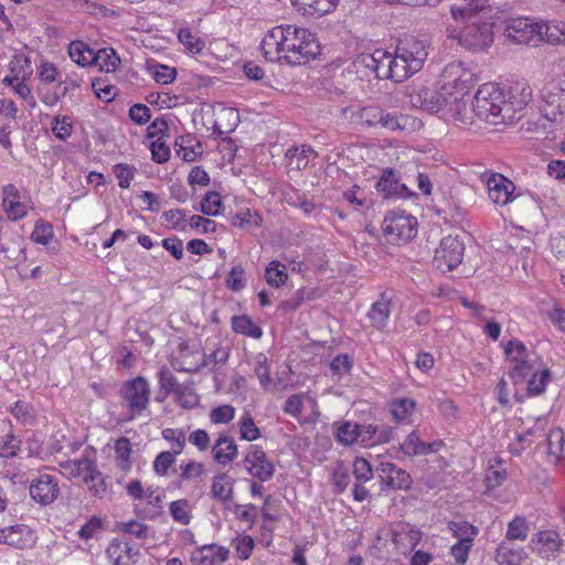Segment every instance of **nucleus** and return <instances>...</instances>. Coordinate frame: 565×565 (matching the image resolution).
Returning a JSON list of instances; mask_svg holds the SVG:
<instances>
[{
	"label": "nucleus",
	"instance_id": "f257e3e1",
	"mask_svg": "<svg viewBox=\"0 0 565 565\" xmlns=\"http://www.w3.org/2000/svg\"><path fill=\"white\" fill-rule=\"evenodd\" d=\"M260 50L269 62L300 65L319 54V44L309 30L285 24L265 34Z\"/></svg>",
	"mask_w": 565,
	"mask_h": 565
},
{
	"label": "nucleus",
	"instance_id": "f03ea898",
	"mask_svg": "<svg viewBox=\"0 0 565 565\" xmlns=\"http://www.w3.org/2000/svg\"><path fill=\"white\" fill-rule=\"evenodd\" d=\"M541 116L525 122V130L545 138H556V131L565 125V72L547 82L541 89Z\"/></svg>",
	"mask_w": 565,
	"mask_h": 565
},
{
	"label": "nucleus",
	"instance_id": "7ed1b4c3",
	"mask_svg": "<svg viewBox=\"0 0 565 565\" xmlns=\"http://www.w3.org/2000/svg\"><path fill=\"white\" fill-rule=\"evenodd\" d=\"M505 105V92L498 84L486 83L475 94L472 110L479 119L491 125L508 124L511 121Z\"/></svg>",
	"mask_w": 565,
	"mask_h": 565
},
{
	"label": "nucleus",
	"instance_id": "20e7f679",
	"mask_svg": "<svg viewBox=\"0 0 565 565\" xmlns=\"http://www.w3.org/2000/svg\"><path fill=\"white\" fill-rule=\"evenodd\" d=\"M60 467L68 478L82 479L95 495L106 491L103 475L97 470L94 450L85 449L79 459L62 461Z\"/></svg>",
	"mask_w": 565,
	"mask_h": 565
},
{
	"label": "nucleus",
	"instance_id": "39448f33",
	"mask_svg": "<svg viewBox=\"0 0 565 565\" xmlns=\"http://www.w3.org/2000/svg\"><path fill=\"white\" fill-rule=\"evenodd\" d=\"M503 35L510 43L535 46L545 41L544 23L521 17L509 19L504 23Z\"/></svg>",
	"mask_w": 565,
	"mask_h": 565
},
{
	"label": "nucleus",
	"instance_id": "423d86ee",
	"mask_svg": "<svg viewBox=\"0 0 565 565\" xmlns=\"http://www.w3.org/2000/svg\"><path fill=\"white\" fill-rule=\"evenodd\" d=\"M119 396L129 411V419L140 416L150 404V385L142 376L121 384Z\"/></svg>",
	"mask_w": 565,
	"mask_h": 565
},
{
	"label": "nucleus",
	"instance_id": "0eeeda50",
	"mask_svg": "<svg viewBox=\"0 0 565 565\" xmlns=\"http://www.w3.org/2000/svg\"><path fill=\"white\" fill-rule=\"evenodd\" d=\"M417 221L404 212H388L382 223L386 241L391 244L401 245L409 242L416 235Z\"/></svg>",
	"mask_w": 565,
	"mask_h": 565
},
{
	"label": "nucleus",
	"instance_id": "6e6552de",
	"mask_svg": "<svg viewBox=\"0 0 565 565\" xmlns=\"http://www.w3.org/2000/svg\"><path fill=\"white\" fill-rule=\"evenodd\" d=\"M463 49L473 52H486L493 43V28L489 22H477L466 25L456 36Z\"/></svg>",
	"mask_w": 565,
	"mask_h": 565
},
{
	"label": "nucleus",
	"instance_id": "1a4fd4ad",
	"mask_svg": "<svg viewBox=\"0 0 565 565\" xmlns=\"http://www.w3.org/2000/svg\"><path fill=\"white\" fill-rule=\"evenodd\" d=\"M465 244L458 236L444 237L435 250L433 264L443 271H450L458 267L463 259Z\"/></svg>",
	"mask_w": 565,
	"mask_h": 565
},
{
	"label": "nucleus",
	"instance_id": "9d476101",
	"mask_svg": "<svg viewBox=\"0 0 565 565\" xmlns=\"http://www.w3.org/2000/svg\"><path fill=\"white\" fill-rule=\"evenodd\" d=\"M244 463L248 473L262 482L268 481L274 476L275 467L260 446L248 447Z\"/></svg>",
	"mask_w": 565,
	"mask_h": 565
},
{
	"label": "nucleus",
	"instance_id": "9b49d317",
	"mask_svg": "<svg viewBox=\"0 0 565 565\" xmlns=\"http://www.w3.org/2000/svg\"><path fill=\"white\" fill-rule=\"evenodd\" d=\"M475 74L461 62L447 64L441 73L443 89L452 88L465 94L473 83Z\"/></svg>",
	"mask_w": 565,
	"mask_h": 565
},
{
	"label": "nucleus",
	"instance_id": "f8f14e48",
	"mask_svg": "<svg viewBox=\"0 0 565 565\" xmlns=\"http://www.w3.org/2000/svg\"><path fill=\"white\" fill-rule=\"evenodd\" d=\"M429 47L430 40L427 35H409L401 41L396 49L414 65V68L420 70L428 56Z\"/></svg>",
	"mask_w": 565,
	"mask_h": 565
},
{
	"label": "nucleus",
	"instance_id": "ddd939ff",
	"mask_svg": "<svg viewBox=\"0 0 565 565\" xmlns=\"http://www.w3.org/2000/svg\"><path fill=\"white\" fill-rule=\"evenodd\" d=\"M408 96L413 107L424 109L428 113H438L447 104V98L444 93L426 86L413 88Z\"/></svg>",
	"mask_w": 565,
	"mask_h": 565
},
{
	"label": "nucleus",
	"instance_id": "4468645a",
	"mask_svg": "<svg viewBox=\"0 0 565 565\" xmlns=\"http://www.w3.org/2000/svg\"><path fill=\"white\" fill-rule=\"evenodd\" d=\"M489 199L497 205H507L514 200V183L500 173L484 175Z\"/></svg>",
	"mask_w": 565,
	"mask_h": 565
},
{
	"label": "nucleus",
	"instance_id": "2eb2a0df",
	"mask_svg": "<svg viewBox=\"0 0 565 565\" xmlns=\"http://www.w3.org/2000/svg\"><path fill=\"white\" fill-rule=\"evenodd\" d=\"M34 531L25 524H15L0 529V544H8L15 548H29L36 542Z\"/></svg>",
	"mask_w": 565,
	"mask_h": 565
},
{
	"label": "nucleus",
	"instance_id": "dca6fc26",
	"mask_svg": "<svg viewBox=\"0 0 565 565\" xmlns=\"http://www.w3.org/2000/svg\"><path fill=\"white\" fill-rule=\"evenodd\" d=\"M532 99V89L524 82H516L509 86L505 93V113L512 122L519 111L523 110Z\"/></svg>",
	"mask_w": 565,
	"mask_h": 565
},
{
	"label": "nucleus",
	"instance_id": "f3484780",
	"mask_svg": "<svg viewBox=\"0 0 565 565\" xmlns=\"http://www.w3.org/2000/svg\"><path fill=\"white\" fill-rule=\"evenodd\" d=\"M31 498L42 505L51 504L60 493L57 481L51 475H41L30 486Z\"/></svg>",
	"mask_w": 565,
	"mask_h": 565
},
{
	"label": "nucleus",
	"instance_id": "a211bd4d",
	"mask_svg": "<svg viewBox=\"0 0 565 565\" xmlns=\"http://www.w3.org/2000/svg\"><path fill=\"white\" fill-rule=\"evenodd\" d=\"M379 126L390 131H414L422 127V121L406 114L382 109Z\"/></svg>",
	"mask_w": 565,
	"mask_h": 565
},
{
	"label": "nucleus",
	"instance_id": "6ab92c4d",
	"mask_svg": "<svg viewBox=\"0 0 565 565\" xmlns=\"http://www.w3.org/2000/svg\"><path fill=\"white\" fill-rule=\"evenodd\" d=\"M2 209L10 221L23 218L28 213L26 205L21 201L20 191L14 184L2 188Z\"/></svg>",
	"mask_w": 565,
	"mask_h": 565
},
{
	"label": "nucleus",
	"instance_id": "aec40b11",
	"mask_svg": "<svg viewBox=\"0 0 565 565\" xmlns=\"http://www.w3.org/2000/svg\"><path fill=\"white\" fill-rule=\"evenodd\" d=\"M106 554L114 565H131L139 557V548L130 542L113 540L106 550Z\"/></svg>",
	"mask_w": 565,
	"mask_h": 565
},
{
	"label": "nucleus",
	"instance_id": "412c9836",
	"mask_svg": "<svg viewBox=\"0 0 565 565\" xmlns=\"http://www.w3.org/2000/svg\"><path fill=\"white\" fill-rule=\"evenodd\" d=\"M230 551L217 544H207L195 548L191 555L192 565H222L228 558Z\"/></svg>",
	"mask_w": 565,
	"mask_h": 565
},
{
	"label": "nucleus",
	"instance_id": "4be33fe9",
	"mask_svg": "<svg viewBox=\"0 0 565 565\" xmlns=\"http://www.w3.org/2000/svg\"><path fill=\"white\" fill-rule=\"evenodd\" d=\"M443 445L441 441L425 443L419 438L416 430L407 435L405 440L399 445V450L405 456H424L430 452H437Z\"/></svg>",
	"mask_w": 565,
	"mask_h": 565
},
{
	"label": "nucleus",
	"instance_id": "5701e85b",
	"mask_svg": "<svg viewBox=\"0 0 565 565\" xmlns=\"http://www.w3.org/2000/svg\"><path fill=\"white\" fill-rule=\"evenodd\" d=\"M392 310V298L383 292L379 299L371 306L367 318L371 321L372 327L377 330L386 328Z\"/></svg>",
	"mask_w": 565,
	"mask_h": 565
},
{
	"label": "nucleus",
	"instance_id": "b1692460",
	"mask_svg": "<svg viewBox=\"0 0 565 565\" xmlns=\"http://www.w3.org/2000/svg\"><path fill=\"white\" fill-rule=\"evenodd\" d=\"M238 455L237 446L233 438L220 435L212 446V456L216 463L226 466L236 459Z\"/></svg>",
	"mask_w": 565,
	"mask_h": 565
},
{
	"label": "nucleus",
	"instance_id": "393cba45",
	"mask_svg": "<svg viewBox=\"0 0 565 565\" xmlns=\"http://www.w3.org/2000/svg\"><path fill=\"white\" fill-rule=\"evenodd\" d=\"M234 479L226 472L213 477L211 483V497L224 504L233 500Z\"/></svg>",
	"mask_w": 565,
	"mask_h": 565
},
{
	"label": "nucleus",
	"instance_id": "a878e982",
	"mask_svg": "<svg viewBox=\"0 0 565 565\" xmlns=\"http://www.w3.org/2000/svg\"><path fill=\"white\" fill-rule=\"evenodd\" d=\"M376 190L383 194L384 199H390L393 196H403L407 188L399 182L394 170L386 169L381 179L376 182Z\"/></svg>",
	"mask_w": 565,
	"mask_h": 565
},
{
	"label": "nucleus",
	"instance_id": "bb28decb",
	"mask_svg": "<svg viewBox=\"0 0 565 565\" xmlns=\"http://www.w3.org/2000/svg\"><path fill=\"white\" fill-rule=\"evenodd\" d=\"M487 7V0H457L450 7V13L455 21L463 22L471 19Z\"/></svg>",
	"mask_w": 565,
	"mask_h": 565
},
{
	"label": "nucleus",
	"instance_id": "cd10ccee",
	"mask_svg": "<svg viewBox=\"0 0 565 565\" xmlns=\"http://www.w3.org/2000/svg\"><path fill=\"white\" fill-rule=\"evenodd\" d=\"M535 550L545 558L553 556L561 547L559 534L555 530H543L533 540Z\"/></svg>",
	"mask_w": 565,
	"mask_h": 565
},
{
	"label": "nucleus",
	"instance_id": "c85d7f7f",
	"mask_svg": "<svg viewBox=\"0 0 565 565\" xmlns=\"http://www.w3.org/2000/svg\"><path fill=\"white\" fill-rule=\"evenodd\" d=\"M196 355H200L199 351L191 352L188 345L182 343L180 344L179 354L173 356L171 364L179 372H196L202 365Z\"/></svg>",
	"mask_w": 565,
	"mask_h": 565
},
{
	"label": "nucleus",
	"instance_id": "c756f323",
	"mask_svg": "<svg viewBox=\"0 0 565 565\" xmlns=\"http://www.w3.org/2000/svg\"><path fill=\"white\" fill-rule=\"evenodd\" d=\"M526 557L522 547H514L511 542H501L495 552V561L499 565H521Z\"/></svg>",
	"mask_w": 565,
	"mask_h": 565
},
{
	"label": "nucleus",
	"instance_id": "7c9ffc66",
	"mask_svg": "<svg viewBox=\"0 0 565 565\" xmlns=\"http://www.w3.org/2000/svg\"><path fill=\"white\" fill-rule=\"evenodd\" d=\"M391 79L401 83L419 70L414 68V65L396 49L395 54H391Z\"/></svg>",
	"mask_w": 565,
	"mask_h": 565
},
{
	"label": "nucleus",
	"instance_id": "2f4dec72",
	"mask_svg": "<svg viewBox=\"0 0 565 565\" xmlns=\"http://www.w3.org/2000/svg\"><path fill=\"white\" fill-rule=\"evenodd\" d=\"M68 56L78 66L86 67L93 65L96 52L85 42L75 40L68 44Z\"/></svg>",
	"mask_w": 565,
	"mask_h": 565
},
{
	"label": "nucleus",
	"instance_id": "473e14b6",
	"mask_svg": "<svg viewBox=\"0 0 565 565\" xmlns=\"http://www.w3.org/2000/svg\"><path fill=\"white\" fill-rule=\"evenodd\" d=\"M416 402L413 398H395L390 403V412L398 423H408L414 414Z\"/></svg>",
	"mask_w": 565,
	"mask_h": 565
},
{
	"label": "nucleus",
	"instance_id": "72a5a7b5",
	"mask_svg": "<svg viewBox=\"0 0 565 565\" xmlns=\"http://www.w3.org/2000/svg\"><path fill=\"white\" fill-rule=\"evenodd\" d=\"M422 531L417 529H403L392 532V541L396 547L403 546L405 550H414L422 539Z\"/></svg>",
	"mask_w": 565,
	"mask_h": 565
},
{
	"label": "nucleus",
	"instance_id": "f704fd0d",
	"mask_svg": "<svg viewBox=\"0 0 565 565\" xmlns=\"http://www.w3.org/2000/svg\"><path fill=\"white\" fill-rule=\"evenodd\" d=\"M232 329L234 332L259 339L263 335L260 327L256 326L248 316H233Z\"/></svg>",
	"mask_w": 565,
	"mask_h": 565
},
{
	"label": "nucleus",
	"instance_id": "c9c22d12",
	"mask_svg": "<svg viewBox=\"0 0 565 565\" xmlns=\"http://www.w3.org/2000/svg\"><path fill=\"white\" fill-rule=\"evenodd\" d=\"M266 282L275 288L286 284L288 279L287 268L278 260H273L265 269Z\"/></svg>",
	"mask_w": 565,
	"mask_h": 565
},
{
	"label": "nucleus",
	"instance_id": "e433bc0d",
	"mask_svg": "<svg viewBox=\"0 0 565 565\" xmlns=\"http://www.w3.org/2000/svg\"><path fill=\"white\" fill-rule=\"evenodd\" d=\"M448 529L451 531L452 535L458 539V542L465 543L473 544V541L479 533L478 527L467 521H451L448 523Z\"/></svg>",
	"mask_w": 565,
	"mask_h": 565
},
{
	"label": "nucleus",
	"instance_id": "4c0bfd02",
	"mask_svg": "<svg viewBox=\"0 0 565 565\" xmlns=\"http://www.w3.org/2000/svg\"><path fill=\"white\" fill-rule=\"evenodd\" d=\"M169 512L173 521L188 525L192 520V507L186 499L172 501L169 505Z\"/></svg>",
	"mask_w": 565,
	"mask_h": 565
},
{
	"label": "nucleus",
	"instance_id": "58836bf2",
	"mask_svg": "<svg viewBox=\"0 0 565 565\" xmlns=\"http://www.w3.org/2000/svg\"><path fill=\"white\" fill-rule=\"evenodd\" d=\"M205 475V468L202 462L196 460H183L179 465L180 482L194 481Z\"/></svg>",
	"mask_w": 565,
	"mask_h": 565
},
{
	"label": "nucleus",
	"instance_id": "ea45409f",
	"mask_svg": "<svg viewBox=\"0 0 565 565\" xmlns=\"http://www.w3.org/2000/svg\"><path fill=\"white\" fill-rule=\"evenodd\" d=\"M546 446L548 454L553 456L556 461H565V439L562 430L555 429L548 431Z\"/></svg>",
	"mask_w": 565,
	"mask_h": 565
},
{
	"label": "nucleus",
	"instance_id": "a19ab883",
	"mask_svg": "<svg viewBox=\"0 0 565 565\" xmlns=\"http://www.w3.org/2000/svg\"><path fill=\"white\" fill-rule=\"evenodd\" d=\"M120 63L119 57L113 49H104L96 52V60L93 65L99 67L103 72H114Z\"/></svg>",
	"mask_w": 565,
	"mask_h": 565
},
{
	"label": "nucleus",
	"instance_id": "79ce46f5",
	"mask_svg": "<svg viewBox=\"0 0 565 565\" xmlns=\"http://www.w3.org/2000/svg\"><path fill=\"white\" fill-rule=\"evenodd\" d=\"M177 456L178 454H173L169 450L159 452L152 462L154 473L160 477H167L177 461Z\"/></svg>",
	"mask_w": 565,
	"mask_h": 565
},
{
	"label": "nucleus",
	"instance_id": "37998d69",
	"mask_svg": "<svg viewBox=\"0 0 565 565\" xmlns=\"http://www.w3.org/2000/svg\"><path fill=\"white\" fill-rule=\"evenodd\" d=\"M529 534V524L525 518L515 516L509 522L505 539L510 541H525Z\"/></svg>",
	"mask_w": 565,
	"mask_h": 565
},
{
	"label": "nucleus",
	"instance_id": "c03bdc74",
	"mask_svg": "<svg viewBox=\"0 0 565 565\" xmlns=\"http://www.w3.org/2000/svg\"><path fill=\"white\" fill-rule=\"evenodd\" d=\"M178 39L191 53H200L205 46V42L193 33L190 28H181L178 32Z\"/></svg>",
	"mask_w": 565,
	"mask_h": 565
},
{
	"label": "nucleus",
	"instance_id": "a18cd8bd",
	"mask_svg": "<svg viewBox=\"0 0 565 565\" xmlns=\"http://www.w3.org/2000/svg\"><path fill=\"white\" fill-rule=\"evenodd\" d=\"M162 438L171 444L173 454H182L186 445V436L182 429L164 428L161 431Z\"/></svg>",
	"mask_w": 565,
	"mask_h": 565
},
{
	"label": "nucleus",
	"instance_id": "49530a36",
	"mask_svg": "<svg viewBox=\"0 0 565 565\" xmlns=\"http://www.w3.org/2000/svg\"><path fill=\"white\" fill-rule=\"evenodd\" d=\"M374 76L379 79H391V53L382 49L375 50Z\"/></svg>",
	"mask_w": 565,
	"mask_h": 565
},
{
	"label": "nucleus",
	"instance_id": "de8ad7c7",
	"mask_svg": "<svg viewBox=\"0 0 565 565\" xmlns=\"http://www.w3.org/2000/svg\"><path fill=\"white\" fill-rule=\"evenodd\" d=\"M382 107L377 105H367L354 113L356 119L367 127H375L380 124Z\"/></svg>",
	"mask_w": 565,
	"mask_h": 565
},
{
	"label": "nucleus",
	"instance_id": "09e8293b",
	"mask_svg": "<svg viewBox=\"0 0 565 565\" xmlns=\"http://www.w3.org/2000/svg\"><path fill=\"white\" fill-rule=\"evenodd\" d=\"M544 34L548 43H565V20L544 23Z\"/></svg>",
	"mask_w": 565,
	"mask_h": 565
},
{
	"label": "nucleus",
	"instance_id": "8fccbe9b",
	"mask_svg": "<svg viewBox=\"0 0 565 565\" xmlns=\"http://www.w3.org/2000/svg\"><path fill=\"white\" fill-rule=\"evenodd\" d=\"M551 379V371L543 369L532 374L527 383V393L531 396L540 395L545 391L546 384Z\"/></svg>",
	"mask_w": 565,
	"mask_h": 565
},
{
	"label": "nucleus",
	"instance_id": "3c124183",
	"mask_svg": "<svg viewBox=\"0 0 565 565\" xmlns=\"http://www.w3.org/2000/svg\"><path fill=\"white\" fill-rule=\"evenodd\" d=\"M115 454L116 459L118 460V466L122 470H128L130 468V455H131V444L130 440L126 437H120L117 439L115 444Z\"/></svg>",
	"mask_w": 565,
	"mask_h": 565
},
{
	"label": "nucleus",
	"instance_id": "603ef678",
	"mask_svg": "<svg viewBox=\"0 0 565 565\" xmlns=\"http://www.w3.org/2000/svg\"><path fill=\"white\" fill-rule=\"evenodd\" d=\"M337 439L347 446L359 441V425L351 422L342 423L337 429Z\"/></svg>",
	"mask_w": 565,
	"mask_h": 565
},
{
	"label": "nucleus",
	"instance_id": "864d4df0",
	"mask_svg": "<svg viewBox=\"0 0 565 565\" xmlns=\"http://www.w3.org/2000/svg\"><path fill=\"white\" fill-rule=\"evenodd\" d=\"M375 65V51L373 53H361L353 61L356 73H360L363 77L374 75Z\"/></svg>",
	"mask_w": 565,
	"mask_h": 565
},
{
	"label": "nucleus",
	"instance_id": "5fc2aeb1",
	"mask_svg": "<svg viewBox=\"0 0 565 565\" xmlns=\"http://www.w3.org/2000/svg\"><path fill=\"white\" fill-rule=\"evenodd\" d=\"M11 414L24 425H32L35 422V412L33 407L23 401L14 403L11 407Z\"/></svg>",
	"mask_w": 565,
	"mask_h": 565
},
{
	"label": "nucleus",
	"instance_id": "6e6d98bb",
	"mask_svg": "<svg viewBox=\"0 0 565 565\" xmlns=\"http://www.w3.org/2000/svg\"><path fill=\"white\" fill-rule=\"evenodd\" d=\"M235 408L232 405L225 404L214 407L210 411L209 418L214 425L228 424L235 417Z\"/></svg>",
	"mask_w": 565,
	"mask_h": 565
},
{
	"label": "nucleus",
	"instance_id": "4d7b16f0",
	"mask_svg": "<svg viewBox=\"0 0 565 565\" xmlns=\"http://www.w3.org/2000/svg\"><path fill=\"white\" fill-rule=\"evenodd\" d=\"M21 449V440L13 434L6 435L0 440V457L1 458H14L18 456Z\"/></svg>",
	"mask_w": 565,
	"mask_h": 565
},
{
	"label": "nucleus",
	"instance_id": "13d9d810",
	"mask_svg": "<svg viewBox=\"0 0 565 565\" xmlns=\"http://www.w3.org/2000/svg\"><path fill=\"white\" fill-rule=\"evenodd\" d=\"M149 72L157 83L163 85L172 83L177 76V70L174 67L162 64L149 66Z\"/></svg>",
	"mask_w": 565,
	"mask_h": 565
},
{
	"label": "nucleus",
	"instance_id": "bf43d9fd",
	"mask_svg": "<svg viewBox=\"0 0 565 565\" xmlns=\"http://www.w3.org/2000/svg\"><path fill=\"white\" fill-rule=\"evenodd\" d=\"M239 435L242 439L248 441L256 440L260 435V431L256 426L254 418L249 414H245L239 419Z\"/></svg>",
	"mask_w": 565,
	"mask_h": 565
},
{
	"label": "nucleus",
	"instance_id": "052dcab7",
	"mask_svg": "<svg viewBox=\"0 0 565 565\" xmlns=\"http://www.w3.org/2000/svg\"><path fill=\"white\" fill-rule=\"evenodd\" d=\"M72 131L73 125L70 117L55 116L53 118L52 132L57 139L65 141L72 135Z\"/></svg>",
	"mask_w": 565,
	"mask_h": 565
},
{
	"label": "nucleus",
	"instance_id": "680f3d73",
	"mask_svg": "<svg viewBox=\"0 0 565 565\" xmlns=\"http://www.w3.org/2000/svg\"><path fill=\"white\" fill-rule=\"evenodd\" d=\"M504 352L513 365L527 358L526 347L519 340H510L504 348Z\"/></svg>",
	"mask_w": 565,
	"mask_h": 565
},
{
	"label": "nucleus",
	"instance_id": "e2e57ef3",
	"mask_svg": "<svg viewBox=\"0 0 565 565\" xmlns=\"http://www.w3.org/2000/svg\"><path fill=\"white\" fill-rule=\"evenodd\" d=\"M163 218L170 227L178 231H184L189 225L186 212L183 210H170L163 214Z\"/></svg>",
	"mask_w": 565,
	"mask_h": 565
},
{
	"label": "nucleus",
	"instance_id": "0e129e2a",
	"mask_svg": "<svg viewBox=\"0 0 565 565\" xmlns=\"http://www.w3.org/2000/svg\"><path fill=\"white\" fill-rule=\"evenodd\" d=\"M53 237V228L42 220L36 221L31 238L36 244L47 245Z\"/></svg>",
	"mask_w": 565,
	"mask_h": 565
},
{
	"label": "nucleus",
	"instance_id": "69168bd1",
	"mask_svg": "<svg viewBox=\"0 0 565 565\" xmlns=\"http://www.w3.org/2000/svg\"><path fill=\"white\" fill-rule=\"evenodd\" d=\"M353 476L356 482H366L371 480L373 478L371 463L362 457H356L353 461Z\"/></svg>",
	"mask_w": 565,
	"mask_h": 565
},
{
	"label": "nucleus",
	"instance_id": "338daca9",
	"mask_svg": "<svg viewBox=\"0 0 565 565\" xmlns=\"http://www.w3.org/2000/svg\"><path fill=\"white\" fill-rule=\"evenodd\" d=\"M222 205L221 196L217 192H207L201 202V212L205 215L215 216L220 213Z\"/></svg>",
	"mask_w": 565,
	"mask_h": 565
},
{
	"label": "nucleus",
	"instance_id": "774afa93",
	"mask_svg": "<svg viewBox=\"0 0 565 565\" xmlns=\"http://www.w3.org/2000/svg\"><path fill=\"white\" fill-rule=\"evenodd\" d=\"M411 484H412L411 475L402 468L397 467L396 470L394 471V473L392 476L387 477L386 486L392 489H396V490L408 489L411 487Z\"/></svg>",
	"mask_w": 565,
	"mask_h": 565
}]
</instances>
